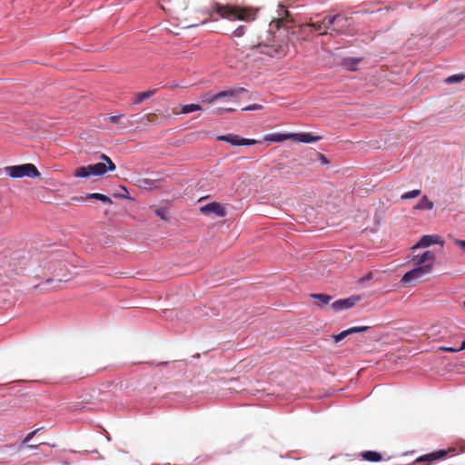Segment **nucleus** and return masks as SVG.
Returning a JSON list of instances; mask_svg holds the SVG:
<instances>
[{"mask_svg": "<svg viewBox=\"0 0 465 465\" xmlns=\"http://www.w3.org/2000/svg\"><path fill=\"white\" fill-rule=\"evenodd\" d=\"M214 14L218 15L221 18L231 21L240 20L251 22L255 20L257 10L252 7L217 4L215 5Z\"/></svg>", "mask_w": 465, "mask_h": 465, "instance_id": "f257e3e1", "label": "nucleus"}, {"mask_svg": "<svg viewBox=\"0 0 465 465\" xmlns=\"http://www.w3.org/2000/svg\"><path fill=\"white\" fill-rule=\"evenodd\" d=\"M100 158L104 163L89 164L87 166H80L74 172V176L77 178H88L90 176H102L107 171H114L116 166L114 163L106 155L101 154Z\"/></svg>", "mask_w": 465, "mask_h": 465, "instance_id": "f03ea898", "label": "nucleus"}, {"mask_svg": "<svg viewBox=\"0 0 465 465\" xmlns=\"http://www.w3.org/2000/svg\"><path fill=\"white\" fill-rule=\"evenodd\" d=\"M338 21H344L341 15H327L320 22L307 23L302 25L301 29L306 32L308 28H311L312 30L319 32L320 35H324L330 34L331 31V25Z\"/></svg>", "mask_w": 465, "mask_h": 465, "instance_id": "7ed1b4c3", "label": "nucleus"}, {"mask_svg": "<svg viewBox=\"0 0 465 465\" xmlns=\"http://www.w3.org/2000/svg\"><path fill=\"white\" fill-rule=\"evenodd\" d=\"M4 170L5 173L11 178H35L40 176L39 171L37 170L36 166L33 163L6 166Z\"/></svg>", "mask_w": 465, "mask_h": 465, "instance_id": "20e7f679", "label": "nucleus"}, {"mask_svg": "<svg viewBox=\"0 0 465 465\" xmlns=\"http://www.w3.org/2000/svg\"><path fill=\"white\" fill-rule=\"evenodd\" d=\"M287 44L273 41L272 44H259L252 47L259 54H266L272 58H279L286 54Z\"/></svg>", "mask_w": 465, "mask_h": 465, "instance_id": "39448f33", "label": "nucleus"}, {"mask_svg": "<svg viewBox=\"0 0 465 465\" xmlns=\"http://www.w3.org/2000/svg\"><path fill=\"white\" fill-rule=\"evenodd\" d=\"M432 271V264L415 265V268L407 272L401 278L403 283L412 282H422L426 280V276Z\"/></svg>", "mask_w": 465, "mask_h": 465, "instance_id": "423d86ee", "label": "nucleus"}, {"mask_svg": "<svg viewBox=\"0 0 465 465\" xmlns=\"http://www.w3.org/2000/svg\"><path fill=\"white\" fill-rule=\"evenodd\" d=\"M203 215L214 214L217 217H224L227 214L226 208L218 202H212L199 208Z\"/></svg>", "mask_w": 465, "mask_h": 465, "instance_id": "0eeeda50", "label": "nucleus"}, {"mask_svg": "<svg viewBox=\"0 0 465 465\" xmlns=\"http://www.w3.org/2000/svg\"><path fill=\"white\" fill-rule=\"evenodd\" d=\"M217 140L226 142L234 146L253 145V144L260 143L257 140L242 138L237 134H229L226 135H220L217 137Z\"/></svg>", "mask_w": 465, "mask_h": 465, "instance_id": "6e6552de", "label": "nucleus"}, {"mask_svg": "<svg viewBox=\"0 0 465 465\" xmlns=\"http://www.w3.org/2000/svg\"><path fill=\"white\" fill-rule=\"evenodd\" d=\"M360 300V296H351L346 299H341L331 303V308L335 312L347 310L353 307Z\"/></svg>", "mask_w": 465, "mask_h": 465, "instance_id": "1a4fd4ad", "label": "nucleus"}, {"mask_svg": "<svg viewBox=\"0 0 465 465\" xmlns=\"http://www.w3.org/2000/svg\"><path fill=\"white\" fill-rule=\"evenodd\" d=\"M322 139V136L313 135L311 133H298V134H291L290 140L298 143H315Z\"/></svg>", "mask_w": 465, "mask_h": 465, "instance_id": "9d476101", "label": "nucleus"}, {"mask_svg": "<svg viewBox=\"0 0 465 465\" xmlns=\"http://www.w3.org/2000/svg\"><path fill=\"white\" fill-rule=\"evenodd\" d=\"M163 181V178H155V179H150V178H139L137 180V185L145 190H153L157 189L160 187V184Z\"/></svg>", "mask_w": 465, "mask_h": 465, "instance_id": "9b49d317", "label": "nucleus"}, {"mask_svg": "<svg viewBox=\"0 0 465 465\" xmlns=\"http://www.w3.org/2000/svg\"><path fill=\"white\" fill-rule=\"evenodd\" d=\"M432 244H440L441 246H443V241L440 239L439 235H424L418 242L414 248L428 247Z\"/></svg>", "mask_w": 465, "mask_h": 465, "instance_id": "f8f14e48", "label": "nucleus"}, {"mask_svg": "<svg viewBox=\"0 0 465 465\" xmlns=\"http://www.w3.org/2000/svg\"><path fill=\"white\" fill-rule=\"evenodd\" d=\"M243 87H233L216 94V98H236L243 93H246Z\"/></svg>", "mask_w": 465, "mask_h": 465, "instance_id": "ddd939ff", "label": "nucleus"}, {"mask_svg": "<svg viewBox=\"0 0 465 465\" xmlns=\"http://www.w3.org/2000/svg\"><path fill=\"white\" fill-rule=\"evenodd\" d=\"M447 455V452L445 450H438L435 452H431L429 454L422 455L419 457L415 462H433L437 460L442 459Z\"/></svg>", "mask_w": 465, "mask_h": 465, "instance_id": "4468645a", "label": "nucleus"}, {"mask_svg": "<svg viewBox=\"0 0 465 465\" xmlns=\"http://www.w3.org/2000/svg\"><path fill=\"white\" fill-rule=\"evenodd\" d=\"M344 21H338L335 22L334 25H331V31L330 32V35H343L346 33L348 27L350 26L349 20L350 18L343 16Z\"/></svg>", "mask_w": 465, "mask_h": 465, "instance_id": "2eb2a0df", "label": "nucleus"}, {"mask_svg": "<svg viewBox=\"0 0 465 465\" xmlns=\"http://www.w3.org/2000/svg\"><path fill=\"white\" fill-rule=\"evenodd\" d=\"M368 326H360V327H352L348 330L342 331L339 334L333 335V339L335 342H339L342 341L344 338H346L348 335L357 332H362L368 330Z\"/></svg>", "mask_w": 465, "mask_h": 465, "instance_id": "dca6fc26", "label": "nucleus"}, {"mask_svg": "<svg viewBox=\"0 0 465 465\" xmlns=\"http://www.w3.org/2000/svg\"><path fill=\"white\" fill-rule=\"evenodd\" d=\"M435 253L431 251L424 252L420 257L417 258L415 265L432 264L434 266Z\"/></svg>", "mask_w": 465, "mask_h": 465, "instance_id": "f3484780", "label": "nucleus"}, {"mask_svg": "<svg viewBox=\"0 0 465 465\" xmlns=\"http://www.w3.org/2000/svg\"><path fill=\"white\" fill-rule=\"evenodd\" d=\"M291 134H269L263 137L264 141L281 143L286 140H290Z\"/></svg>", "mask_w": 465, "mask_h": 465, "instance_id": "a211bd4d", "label": "nucleus"}, {"mask_svg": "<svg viewBox=\"0 0 465 465\" xmlns=\"http://www.w3.org/2000/svg\"><path fill=\"white\" fill-rule=\"evenodd\" d=\"M361 457L367 461L377 462L382 460L381 453L374 450H366L361 453Z\"/></svg>", "mask_w": 465, "mask_h": 465, "instance_id": "6ab92c4d", "label": "nucleus"}, {"mask_svg": "<svg viewBox=\"0 0 465 465\" xmlns=\"http://www.w3.org/2000/svg\"><path fill=\"white\" fill-rule=\"evenodd\" d=\"M311 297L317 300V305L320 307L327 305L331 301V296L323 293H313Z\"/></svg>", "mask_w": 465, "mask_h": 465, "instance_id": "aec40b11", "label": "nucleus"}, {"mask_svg": "<svg viewBox=\"0 0 465 465\" xmlns=\"http://www.w3.org/2000/svg\"><path fill=\"white\" fill-rule=\"evenodd\" d=\"M155 93H156L155 89L147 90V91L142 92V93H137L135 94V98L134 100V104H140L143 101H144L145 99H148L151 96H153V94H155Z\"/></svg>", "mask_w": 465, "mask_h": 465, "instance_id": "412c9836", "label": "nucleus"}, {"mask_svg": "<svg viewBox=\"0 0 465 465\" xmlns=\"http://www.w3.org/2000/svg\"><path fill=\"white\" fill-rule=\"evenodd\" d=\"M434 207V204L432 202H430L426 195H424L418 204L414 207V209L417 210H432Z\"/></svg>", "mask_w": 465, "mask_h": 465, "instance_id": "4be33fe9", "label": "nucleus"}, {"mask_svg": "<svg viewBox=\"0 0 465 465\" xmlns=\"http://www.w3.org/2000/svg\"><path fill=\"white\" fill-rule=\"evenodd\" d=\"M360 62V58L347 57L342 60V65L350 71H354Z\"/></svg>", "mask_w": 465, "mask_h": 465, "instance_id": "5701e85b", "label": "nucleus"}, {"mask_svg": "<svg viewBox=\"0 0 465 465\" xmlns=\"http://www.w3.org/2000/svg\"><path fill=\"white\" fill-rule=\"evenodd\" d=\"M202 106L196 104H190L183 105L181 108V114H190L196 111H201Z\"/></svg>", "mask_w": 465, "mask_h": 465, "instance_id": "b1692460", "label": "nucleus"}, {"mask_svg": "<svg viewBox=\"0 0 465 465\" xmlns=\"http://www.w3.org/2000/svg\"><path fill=\"white\" fill-rule=\"evenodd\" d=\"M420 190L419 189H416V190H412L411 192H407L405 193H403L401 198L402 200H407V199H412V198H416L418 197L420 194Z\"/></svg>", "mask_w": 465, "mask_h": 465, "instance_id": "393cba45", "label": "nucleus"}, {"mask_svg": "<svg viewBox=\"0 0 465 465\" xmlns=\"http://www.w3.org/2000/svg\"><path fill=\"white\" fill-rule=\"evenodd\" d=\"M201 99H202V102L204 104H212V103H214L215 101L219 100V98H216V94H204L202 95Z\"/></svg>", "mask_w": 465, "mask_h": 465, "instance_id": "a878e982", "label": "nucleus"}, {"mask_svg": "<svg viewBox=\"0 0 465 465\" xmlns=\"http://www.w3.org/2000/svg\"><path fill=\"white\" fill-rule=\"evenodd\" d=\"M465 78L462 74H454L446 79V83L448 84H453L462 81Z\"/></svg>", "mask_w": 465, "mask_h": 465, "instance_id": "bb28decb", "label": "nucleus"}, {"mask_svg": "<svg viewBox=\"0 0 465 465\" xmlns=\"http://www.w3.org/2000/svg\"><path fill=\"white\" fill-rule=\"evenodd\" d=\"M44 429V427H41V428H38V429H35V430L29 432L24 439L23 440V443H27L29 442L33 437L39 431V430H42Z\"/></svg>", "mask_w": 465, "mask_h": 465, "instance_id": "cd10ccee", "label": "nucleus"}, {"mask_svg": "<svg viewBox=\"0 0 465 465\" xmlns=\"http://www.w3.org/2000/svg\"><path fill=\"white\" fill-rule=\"evenodd\" d=\"M244 31H245V27L243 25H241V26L237 27L232 32V36L233 37H241L244 35Z\"/></svg>", "mask_w": 465, "mask_h": 465, "instance_id": "c85d7f7f", "label": "nucleus"}, {"mask_svg": "<svg viewBox=\"0 0 465 465\" xmlns=\"http://www.w3.org/2000/svg\"><path fill=\"white\" fill-rule=\"evenodd\" d=\"M262 108V104H253L251 105H248L244 108H242V111H254V110H261Z\"/></svg>", "mask_w": 465, "mask_h": 465, "instance_id": "c756f323", "label": "nucleus"}, {"mask_svg": "<svg viewBox=\"0 0 465 465\" xmlns=\"http://www.w3.org/2000/svg\"><path fill=\"white\" fill-rule=\"evenodd\" d=\"M439 350L441 351H448V352H458L460 350H457V348L453 347H447V346H440L439 347Z\"/></svg>", "mask_w": 465, "mask_h": 465, "instance_id": "7c9ffc66", "label": "nucleus"}, {"mask_svg": "<svg viewBox=\"0 0 465 465\" xmlns=\"http://www.w3.org/2000/svg\"><path fill=\"white\" fill-rule=\"evenodd\" d=\"M232 111H234L233 108H218L214 111V114H223L225 112H232Z\"/></svg>", "mask_w": 465, "mask_h": 465, "instance_id": "2f4dec72", "label": "nucleus"}, {"mask_svg": "<svg viewBox=\"0 0 465 465\" xmlns=\"http://www.w3.org/2000/svg\"><path fill=\"white\" fill-rule=\"evenodd\" d=\"M99 201H101L104 203H109V204L112 203V200L108 196L102 194V193L100 195Z\"/></svg>", "mask_w": 465, "mask_h": 465, "instance_id": "473e14b6", "label": "nucleus"}, {"mask_svg": "<svg viewBox=\"0 0 465 465\" xmlns=\"http://www.w3.org/2000/svg\"><path fill=\"white\" fill-rule=\"evenodd\" d=\"M101 193H88L86 195V199H94L99 200Z\"/></svg>", "mask_w": 465, "mask_h": 465, "instance_id": "72a5a7b5", "label": "nucleus"}, {"mask_svg": "<svg viewBox=\"0 0 465 465\" xmlns=\"http://www.w3.org/2000/svg\"><path fill=\"white\" fill-rule=\"evenodd\" d=\"M454 243L465 250V240H455Z\"/></svg>", "mask_w": 465, "mask_h": 465, "instance_id": "f704fd0d", "label": "nucleus"}, {"mask_svg": "<svg viewBox=\"0 0 465 465\" xmlns=\"http://www.w3.org/2000/svg\"><path fill=\"white\" fill-rule=\"evenodd\" d=\"M145 118L148 122H154L156 115L154 114H148L145 115Z\"/></svg>", "mask_w": 465, "mask_h": 465, "instance_id": "c9c22d12", "label": "nucleus"}, {"mask_svg": "<svg viewBox=\"0 0 465 465\" xmlns=\"http://www.w3.org/2000/svg\"><path fill=\"white\" fill-rule=\"evenodd\" d=\"M120 117H121L120 115H112L109 117V120L113 124H117Z\"/></svg>", "mask_w": 465, "mask_h": 465, "instance_id": "e433bc0d", "label": "nucleus"}, {"mask_svg": "<svg viewBox=\"0 0 465 465\" xmlns=\"http://www.w3.org/2000/svg\"><path fill=\"white\" fill-rule=\"evenodd\" d=\"M86 200V196L85 197H78V196H74L71 198V201L72 202H84Z\"/></svg>", "mask_w": 465, "mask_h": 465, "instance_id": "4c0bfd02", "label": "nucleus"}, {"mask_svg": "<svg viewBox=\"0 0 465 465\" xmlns=\"http://www.w3.org/2000/svg\"><path fill=\"white\" fill-rule=\"evenodd\" d=\"M155 213L161 217L162 219H165V216H164V211L163 210H156L155 211Z\"/></svg>", "mask_w": 465, "mask_h": 465, "instance_id": "58836bf2", "label": "nucleus"}, {"mask_svg": "<svg viewBox=\"0 0 465 465\" xmlns=\"http://www.w3.org/2000/svg\"><path fill=\"white\" fill-rule=\"evenodd\" d=\"M457 350H460V351L465 350V341L461 342V346L460 348H457Z\"/></svg>", "mask_w": 465, "mask_h": 465, "instance_id": "ea45409f", "label": "nucleus"}, {"mask_svg": "<svg viewBox=\"0 0 465 465\" xmlns=\"http://www.w3.org/2000/svg\"><path fill=\"white\" fill-rule=\"evenodd\" d=\"M38 445H29L28 447L31 448V449H35L37 448Z\"/></svg>", "mask_w": 465, "mask_h": 465, "instance_id": "a19ab883", "label": "nucleus"}, {"mask_svg": "<svg viewBox=\"0 0 465 465\" xmlns=\"http://www.w3.org/2000/svg\"><path fill=\"white\" fill-rule=\"evenodd\" d=\"M122 189H123L126 193H128V191H127V189H126L125 187H122Z\"/></svg>", "mask_w": 465, "mask_h": 465, "instance_id": "79ce46f5", "label": "nucleus"}, {"mask_svg": "<svg viewBox=\"0 0 465 465\" xmlns=\"http://www.w3.org/2000/svg\"><path fill=\"white\" fill-rule=\"evenodd\" d=\"M464 306H465V302H464Z\"/></svg>", "mask_w": 465, "mask_h": 465, "instance_id": "37998d69", "label": "nucleus"}]
</instances>
